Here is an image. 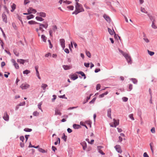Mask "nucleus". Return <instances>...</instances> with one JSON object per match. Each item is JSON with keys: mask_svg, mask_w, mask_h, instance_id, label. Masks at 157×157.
<instances>
[{"mask_svg": "<svg viewBox=\"0 0 157 157\" xmlns=\"http://www.w3.org/2000/svg\"><path fill=\"white\" fill-rule=\"evenodd\" d=\"M38 24H39V29L36 28V29L35 30L38 34V36H40V31H41V33H43L44 31V30L41 27H43L45 29H46L48 27V24L47 22L45 23V24H42L41 23H38Z\"/></svg>", "mask_w": 157, "mask_h": 157, "instance_id": "nucleus-1", "label": "nucleus"}, {"mask_svg": "<svg viewBox=\"0 0 157 157\" xmlns=\"http://www.w3.org/2000/svg\"><path fill=\"white\" fill-rule=\"evenodd\" d=\"M75 8V10L73 13V14H75L76 15L78 13H79L81 12H83L84 11V10L82 7V5L78 2H76V3Z\"/></svg>", "mask_w": 157, "mask_h": 157, "instance_id": "nucleus-2", "label": "nucleus"}, {"mask_svg": "<svg viewBox=\"0 0 157 157\" xmlns=\"http://www.w3.org/2000/svg\"><path fill=\"white\" fill-rule=\"evenodd\" d=\"M123 56L126 59L128 63L130 64H131L132 61L131 56L128 54H124Z\"/></svg>", "mask_w": 157, "mask_h": 157, "instance_id": "nucleus-3", "label": "nucleus"}, {"mask_svg": "<svg viewBox=\"0 0 157 157\" xmlns=\"http://www.w3.org/2000/svg\"><path fill=\"white\" fill-rule=\"evenodd\" d=\"M30 86V85L26 83H23L20 86V87L22 90L27 89L29 88Z\"/></svg>", "mask_w": 157, "mask_h": 157, "instance_id": "nucleus-4", "label": "nucleus"}, {"mask_svg": "<svg viewBox=\"0 0 157 157\" xmlns=\"http://www.w3.org/2000/svg\"><path fill=\"white\" fill-rule=\"evenodd\" d=\"M27 11L29 14L31 13H35L36 12V11L35 9H34L32 7L29 8L27 10Z\"/></svg>", "mask_w": 157, "mask_h": 157, "instance_id": "nucleus-5", "label": "nucleus"}, {"mask_svg": "<svg viewBox=\"0 0 157 157\" xmlns=\"http://www.w3.org/2000/svg\"><path fill=\"white\" fill-rule=\"evenodd\" d=\"M117 151L119 153H121L122 152V150L121 149V147L119 145H116L114 147Z\"/></svg>", "mask_w": 157, "mask_h": 157, "instance_id": "nucleus-6", "label": "nucleus"}, {"mask_svg": "<svg viewBox=\"0 0 157 157\" xmlns=\"http://www.w3.org/2000/svg\"><path fill=\"white\" fill-rule=\"evenodd\" d=\"M3 119L6 121H8L9 119V116L7 112L4 113L3 117Z\"/></svg>", "mask_w": 157, "mask_h": 157, "instance_id": "nucleus-7", "label": "nucleus"}, {"mask_svg": "<svg viewBox=\"0 0 157 157\" xmlns=\"http://www.w3.org/2000/svg\"><path fill=\"white\" fill-rule=\"evenodd\" d=\"M2 17L3 21L5 22V23H7V17L5 13H3L2 15Z\"/></svg>", "mask_w": 157, "mask_h": 157, "instance_id": "nucleus-8", "label": "nucleus"}, {"mask_svg": "<svg viewBox=\"0 0 157 157\" xmlns=\"http://www.w3.org/2000/svg\"><path fill=\"white\" fill-rule=\"evenodd\" d=\"M60 42L62 48L64 49L65 47V40L64 39H60L59 40Z\"/></svg>", "mask_w": 157, "mask_h": 157, "instance_id": "nucleus-9", "label": "nucleus"}, {"mask_svg": "<svg viewBox=\"0 0 157 157\" xmlns=\"http://www.w3.org/2000/svg\"><path fill=\"white\" fill-rule=\"evenodd\" d=\"M11 61L13 63V65L17 69H18L19 68V65L18 64L16 63L15 60L13 59H11Z\"/></svg>", "mask_w": 157, "mask_h": 157, "instance_id": "nucleus-10", "label": "nucleus"}, {"mask_svg": "<svg viewBox=\"0 0 157 157\" xmlns=\"http://www.w3.org/2000/svg\"><path fill=\"white\" fill-rule=\"evenodd\" d=\"M71 78L73 80H75L78 78V76L76 74H71L70 75Z\"/></svg>", "mask_w": 157, "mask_h": 157, "instance_id": "nucleus-11", "label": "nucleus"}, {"mask_svg": "<svg viewBox=\"0 0 157 157\" xmlns=\"http://www.w3.org/2000/svg\"><path fill=\"white\" fill-rule=\"evenodd\" d=\"M37 15L43 17H45L46 16V13H45L43 12H41L40 13H37Z\"/></svg>", "mask_w": 157, "mask_h": 157, "instance_id": "nucleus-12", "label": "nucleus"}, {"mask_svg": "<svg viewBox=\"0 0 157 157\" xmlns=\"http://www.w3.org/2000/svg\"><path fill=\"white\" fill-rule=\"evenodd\" d=\"M103 147L101 146H98L97 147L98 149V151L102 155H104L105 153L102 151L101 150Z\"/></svg>", "mask_w": 157, "mask_h": 157, "instance_id": "nucleus-13", "label": "nucleus"}, {"mask_svg": "<svg viewBox=\"0 0 157 157\" xmlns=\"http://www.w3.org/2000/svg\"><path fill=\"white\" fill-rule=\"evenodd\" d=\"M113 121H114V125H110V126L111 127H116V126L118 125L119 124V122L117 121L116 120L114 119H113Z\"/></svg>", "mask_w": 157, "mask_h": 157, "instance_id": "nucleus-14", "label": "nucleus"}, {"mask_svg": "<svg viewBox=\"0 0 157 157\" xmlns=\"http://www.w3.org/2000/svg\"><path fill=\"white\" fill-rule=\"evenodd\" d=\"M35 68L36 70V75L37 76L39 79H40V76L39 73L38 71V67L37 66H36L35 67Z\"/></svg>", "mask_w": 157, "mask_h": 157, "instance_id": "nucleus-15", "label": "nucleus"}, {"mask_svg": "<svg viewBox=\"0 0 157 157\" xmlns=\"http://www.w3.org/2000/svg\"><path fill=\"white\" fill-rule=\"evenodd\" d=\"M81 144L82 146L83 150H85L86 148V142L85 141H83L81 143Z\"/></svg>", "mask_w": 157, "mask_h": 157, "instance_id": "nucleus-16", "label": "nucleus"}, {"mask_svg": "<svg viewBox=\"0 0 157 157\" xmlns=\"http://www.w3.org/2000/svg\"><path fill=\"white\" fill-rule=\"evenodd\" d=\"M103 17L107 22H110L111 20L110 17L108 16L105 15L103 16Z\"/></svg>", "mask_w": 157, "mask_h": 157, "instance_id": "nucleus-17", "label": "nucleus"}, {"mask_svg": "<svg viewBox=\"0 0 157 157\" xmlns=\"http://www.w3.org/2000/svg\"><path fill=\"white\" fill-rule=\"evenodd\" d=\"M26 61V60H24L23 59H17V62L20 64H23Z\"/></svg>", "mask_w": 157, "mask_h": 157, "instance_id": "nucleus-18", "label": "nucleus"}, {"mask_svg": "<svg viewBox=\"0 0 157 157\" xmlns=\"http://www.w3.org/2000/svg\"><path fill=\"white\" fill-rule=\"evenodd\" d=\"M111 110L110 109H109L107 110V116L110 119H112L111 117Z\"/></svg>", "mask_w": 157, "mask_h": 157, "instance_id": "nucleus-19", "label": "nucleus"}, {"mask_svg": "<svg viewBox=\"0 0 157 157\" xmlns=\"http://www.w3.org/2000/svg\"><path fill=\"white\" fill-rule=\"evenodd\" d=\"M63 67L65 70H69L71 68V66H70L64 65H63Z\"/></svg>", "mask_w": 157, "mask_h": 157, "instance_id": "nucleus-20", "label": "nucleus"}, {"mask_svg": "<svg viewBox=\"0 0 157 157\" xmlns=\"http://www.w3.org/2000/svg\"><path fill=\"white\" fill-rule=\"evenodd\" d=\"M148 16L150 20L152 21V22H155V18L154 16L151 15H149Z\"/></svg>", "mask_w": 157, "mask_h": 157, "instance_id": "nucleus-21", "label": "nucleus"}, {"mask_svg": "<svg viewBox=\"0 0 157 157\" xmlns=\"http://www.w3.org/2000/svg\"><path fill=\"white\" fill-rule=\"evenodd\" d=\"M150 146L151 148V150L152 153L153 154L154 153V150H153V143L152 142H151L150 144Z\"/></svg>", "mask_w": 157, "mask_h": 157, "instance_id": "nucleus-22", "label": "nucleus"}, {"mask_svg": "<svg viewBox=\"0 0 157 157\" xmlns=\"http://www.w3.org/2000/svg\"><path fill=\"white\" fill-rule=\"evenodd\" d=\"M11 7L12 9L11 10V11L12 12H13L16 9V5L15 4L13 3L11 5Z\"/></svg>", "mask_w": 157, "mask_h": 157, "instance_id": "nucleus-23", "label": "nucleus"}, {"mask_svg": "<svg viewBox=\"0 0 157 157\" xmlns=\"http://www.w3.org/2000/svg\"><path fill=\"white\" fill-rule=\"evenodd\" d=\"M73 127L75 129H78L80 128L81 126L79 125L74 124L73 125Z\"/></svg>", "mask_w": 157, "mask_h": 157, "instance_id": "nucleus-24", "label": "nucleus"}, {"mask_svg": "<svg viewBox=\"0 0 157 157\" xmlns=\"http://www.w3.org/2000/svg\"><path fill=\"white\" fill-rule=\"evenodd\" d=\"M41 38L44 42H46L47 38L44 35H42L41 36Z\"/></svg>", "mask_w": 157, "mask_h": 157, "instance_id": "nucleus-25", "label": "nucleus"}, {"mask_svg": "<svg viewBox=\"0 0 157 157\" xmlns=\"http://www.w3.org/2000/svg\"><path fill=\"white\" fill-rule=\"evenodd\" d=\"M108 31L111 35H113L114 33H115V32L113 29V30H112L109 28H108Z\"/></svg>", "mask_w": 157, "mask_h": 157, "instance_id": "nucleus-26", "label": "nucleus"}, {"mask_svg": "<svg viewBox=\"0 0 157 157\" xmlns=\"http://www.w3.org/2000/svg\"><path fill=\"white\" fill-rule=\"evenodd\" d=\"M55 115H61V113L59 110L56 109L55 111Z\"/></svg>", "mask_w": 157, "mask_h": 157, "instance_id": "nucleus-27", "label": "nucleus"}, {"mask_svg": "<svg viewBox=\"0 0 157 157\" xmlns=\"http://www.w3.org/2000/svg\"><path fill=\"white\" fill-rule=\"evenodd\" d=\"M41 87L45 90L46 88L48 86V85L46 84L43 83L41 85Z\"/></svg>", "mask_w": 157, "mask_h": 157, "instance_id": "nucleus-28", "label": "nucleus"}, {"mask_svg": "<svg viewBox=\"0 0 157 157\" xmlns=\"http://www.w3.org/2000/svg\"><path fill=\"white\" fill-rule=\"evenodd\" d=\"M36 19L37 21H42L44 20V19H43L42 17H39V16L36 17Z\"/></svg>", "mask_w": 157, "mask_h": 157, "instance_id": "nucleus-29", "label": "nucleus"}, {"mask_svg": "<svg viewBox=\"0 0 157 157\" xmlns=\"http://www.w3.org/2000/svg\"><path fill=\"white\" fill-rule=\"evenodd\" d=\"M77 73L80 74L82 76L84 77V78H86V76L84 73L82 71H79L77 72Z\"/></svg>", "mask_w": 157, "mask_h": 157, "instance_id": "nucleus-30", "label": "nucleus"}, {"mask_svg": "<svg viewBox=\"0 0 157 157\" xmlns=\"http://www.w3.org/2000/svg\"><path fill=\"white\" fill-rule=\"evenodd\" d=\"M140 10L141 11L142 13H147V12L146 10L144 8H143L142 7H141Z\"/></svg>", "mask_w": 157, "mask_h": 157, "instance_id": "nucleus-31", "label": "nucleus"}, {"mask_svg": "<svg viewBox=\"0 0 157 157\" xmlns=\"http://www.w3.org/2000/svg\"><path fill=\"white\" fill-rule=\"evenodd\" d=\"M28 23L30 25L36 24H38V23H37V22H36L35 21H29L28 22Z\"/></svg>", "mask_w": 157, "mask_h": 157, "instance_id": "nucleus-32", "label": "nucleus"}, {"mask_svg": "<svg viewBox=\"0 0 157 157\" xmlns=\"http://www.w3.org/2000/svg\"><path fill=\"white\" fill-rule=\"evenodd\" d=\"M151 27L154 29H157V26L156 25L155 23V22H152L151 25Z\"/></svg>", "mask_w": 157, "mask_h": 157, "instance_id": "nucleus-33", "label": "nucleus"}, {"mask_svg": "<svg viewBox=\"0 0 157 157\" xmlns=\"http://www.w3.org/2000/svg\"><path fill=\"white\" fill-rule=\"evenodd\" d=\"M34 16L32 14H30L28 16H27L26 18L28 19H30L33 18L34 17Z\"/></svg>", "mask_w": 157, "mask_h": 157, "instance_id": "nucleus-34", "label": "nucleus"}, {"mask_svg": "<svg viewBox=\"0 0 157 157\" xmlns=\"http://www.w3.org/2000/svg\"><path fill=\"white\" fill-rule=\"evenodd\" d=\"M30 73V71L29 70H26L23 72V73L24 74L28 75V74Z\"/></svg>", "mask_w": 157, "mask_h": 157, "instance_id": "nucleus-35", "label": "nucleus"}, {"mask_svg": "<svg viewBox=\"0 0 157 157\" xmlns=\"http://www.w3.org/2000/svg\"><path fill=\"white\" fill-rule=\"evenodd\" d=\"M108 92L107 91L104 93L102 94H100L99 95V97L100 98H102L104 97V96L105 95H107L108 94Z\"/></svg>", "mask_w": 157, "mask_h": 157, "instance_id": "nucleus-36", "label": "nucleus"}, {"mask_svg": "<svg viewBox=\"0 0 157 157\" xmlns=\"http://www.w3.org/2000/svg\"><path fill=\"white\" fill-rule=\"evenodd\" d=\"M138 115H139V117H140V118L141 119V121H142V118L141 117V115H142L141 111V110H139L138 111Z\"/></svg>", "mask_w": 157, "mask_h": 157, "instance_id": "nucleus-37", "label": "nucleus"}, {"mask_svg": "<svg viewBox=\"0 0 157 157\" xmlns=\"http://www.w3.org/2000/svg\"><path fill=\"white\" fill-rule=\"evenodd\" d=\"M147 52L148 54L151 56H152L154 54V52L148 50H147Z\"/></svg>", "mask_w": 157, "mask_h": 157, "instance_id": "nucleus-38", "label": "nucleus"}, {"mask_svg": "<svg viewBox=\"0 0 157 157\" xmlns=\"http://www.w3.org/2000/svg\"><path fill=\"white\" fill-rule=\"evenodd\" d=\"M86 53L87 56L89 57L90 58L91 57V54L90 52L88 51H86Z\"/></svg>", "mask_w": 157, "mask_h": 157, "instance_id": "nucleus-39", "label": "nucleus"}, {"mask_svg": "<svg viewBox=\"0 0 157 157\" xmlns=\"http://www.w3.org/2000/svg\"><path fill=\"white\" fill-rule=\"evenodd\" d=\"M29 147H34V148H38L39 147V146H35L34 145L33 146L31 145V143L30 142L29 143Z\"/></svg>", "mask_w": 157, "mask_h": 157, "instance_id": "nucleus-40", "label": "nucleus"}, {"mask_svg": "<svg viewBox=\"0 0 157 157\" xmlns=\"http://www.w3.org/2000/svg\"><path fill=\"white\" fill-rule=\"evenodd\" d=\"M33 115L34 116H37L39 115V113L38 112H37V111H36L34 112L33 113Z\"/></svg>", "mask_w": 157, "mask_h": 157, "instance_id": "nucleus-41", "label": "nucleus"}, {"mask_svg": "<svg viewBox=\"0 0 157 157\" xmlns=\"http://www.w3.org/2000/svg\"><path fill=\"white\" fill-rule=\"evenodd\" d=\"M12 26L13 27V28L15 29H17V26L14 23H12Z\"/></svg>", "mask_w": 157, "mask_h": 157, "instance_id": "nucleus-42", "label": "nucleus"}, {"mask_svg": "<svg viewBox=\"0 0 157 157\" xmlns=\"http://www.w3.org/2000/svg\"><path fill=\"white\" fill-rule=\"evenodd\" d=\"M38 150L39 151L41 152L42 153H45L46 152L42 148H39L38 149Z\"/></svg>", "mask_w": 157, "mask_h": 157, "instance_id": "nucleus-43", "label": "nucleus"}, {"mask_svg": "<svg viewBox=\"0 0 157 157\" xmlns=\"http://www.w3.org/2000/svg\"><path fill=\"white\" fill-rule=\"evenodd\" d=\"M67 8L71 10H73L74 7L72 6H69L67 7Z\"/></svg>", "mask_w": 157, "mask_h": 157, "instance_id": "nucleus-44", "label": "nucleus"}, {"mask_svg": "<svg viewBox=\"0 0 157 157\" xmlns=\"http://www.w3.org/2000/svg\"><path fill=\"white\" fill-rule=\"evenodd\" d=\"M131 80H132L134 84H136L137 83V80L135 78H132Z\"/></svg>", "mask_w": 157, "mask_h": 157, "instance_id": "nucleus-45", "label": "nucleus"}, {"mask_svg": "<svg viewBox=\"0 0 157 157\" xmlns=\"http://www.w3.org/2000/svg\"><path fill=\"white\" fill-rule=\"evenodd\" d=\"M32 130V129L28 128H25L24 129V131L26 132H30Z\"/></svg>", "mask_w": 157, "mask_h": 157, "instance_id": "nucleus-46", "label": "nucleus"}, {"mask_svg": "<svg viewBox=\"0 0 157 157\" xmlns=\"http://www.w3.org/2000/svg\"><path fill=\"white\" fill-rule=\"evenodd\" d=\"M52 29L53 30L55 31L57 29V28L56 25H54L52 26Z\"/></svg>", "mask_w": 157, "mask_h": 157, "instance_id": "nucleus-47", "label": "nucleus"}, {"mask_svg": "<svg viewBox=\"0 0 157 157\" xmlns=\"http://www.w3.org/2000/svg\"><path fill=\"white\" fill-rule=\"evenodd\" d=\"M42 105V103H39V104L38 105V108L40 109L42 111V109L41 108V105Z\"/></svg>", "mask_w": 157, "mask_h": 157, "instance_id": "nucleus-48", "label": "nucleus"}, {"mask_svg": "<svg viewBox=\"0 0 157 157\" xmlns=\"http://www.w3.org/2000/svg\"><path fill=\"white\" fill-rule=\"evenodd\" d=\"M86 140L88 141V143H90V144H93V143L94 142V140H91L90 142L89 141V139H87Z\"/></svg>", "mask_w": 157, "mask_h": 157, "instance_id": "nucleus-49", "label": "nucleus"}, {"mask_svg": "<svg viewBox=\"0 0 157 157\" xmlns=\"http://www.w3.org/2000/svg\"><path fill=\"white\" fill-rule=\"evenodd\" d=\"M129 118L131 119L132 120H134V119L133 117V114H130L129 115Z\"/></svg>", "mask_w": 157, "mask_h": 157, "instance_id": "nucleus-50", "label": "nucleus"}, {"mask_svg": "<svg viewBox=\"0 0 157 157\" xmlns=\"http://www.w3.org/2000/svg\"><path fill=\"white\" fill-rule=\"evenodd\" d=\"M100 88H101L100 84H98L96 86V90H98L100 89Z\"/></svg>", "mask_w": 157, "mask_h": 157, "instance_id": "nucleus-51", "label": "nucleus"}, {"mask_svg": "<svg viewBox=\"0 0 157 157\" xmlns=\"http://www.w3.org/2000/svg\"><path fill=\"white\" fill-rule=\"evenodd\" d=\"M62 138L66 141L67 139V136L65 135L64 134H63V136L62 137Z\"/></svg>", "mask_w": 157, "mask_h": 157, "instance_id": "nucleus-52", "label": "nucleus"}, {"mask_svg": "<svg viewBox=\"0 0 157 157\" xmlns=\"http://www.w3.org/2000/svg\"><path fill=\"white\" fill-rule=\"evenodd\" d=\"M143 40L145 41V42L146 43H148L149 42V40L146 37H144L143 38Z\"/></svg>", "mask_w": 157, "mask_h": 157, "instance_id": "nucleus-53", "label": "nucleus"}, {"mask_svg": "<svg viewBox=\"0 0 157 157\" xmlns=\"http://www.w3.org/2000/svg\"><path fill=\"white\" fill-rule=\"evenodd\" d=\"M14 54L15 55L17 56H19V54L18 52H17L15 50H14L13 51Z\"/></svg>", "mask_w": 157, "mask_h": 157, "instance_id": "nucleus-54", "label": "nucleus"}, {"mask_svg": "<svg viewBox=\"0 0 157 157\" xmlns=\"http://www.w3.org/2000/svg\"><path fill=\"white\" fill-rule=\"evenodd\" d=\"M25 101H24L22 102H21V103H20L19 105V106H23V105H25Z\"/></svg>", "mask_w": 157, "mask_h": 157, "instance_id": "nucleus-55", "label": "nucleus"}, {"mask_svg": "<svg viewBox=\"0 0 157 157\" xmlns=\"http://www.w3.org/2000/svg\"><path fill=\"white\" fill-rule=\"evenodd\" d=\"M122 100L124 101H128V98L126 97H124L122 98Z\"/></svg>", "mask_w": 157, "mask_h": 157, "instance_id": "nucleus-56", "label": "nucleus"}, {"mask_svg": "<svg viewBox=\"0 0 157 157\" xmlns=\"http://www.w3.org/2000/svg\"><path fill=\"white\" fill-rule=\"evenodd\" d=\"M151 132L153 133H154L155 132V128H152L151 129Z\"/></svg>", "mask_w": 157, "mask_h": 157, "instance_id": "nucleus-57", "label": "nucleus"}, {"mask_svg": "<svg viewBox=\"0 0 157 157\" xmlns=\"http://www.w3.org/2000/svg\"><path fill=\"white\" fill-rule=\"evenodd\" d=\"M20 140H21L22 142H23L24 140V137L23 136H21L20 137Z\"/></svg>", "mask_w": 157, "mask_h": 157, "instance_id": "nucleus-58", "label": "nucleus"}, {"mask_svg": "<svg viewBox=\"0 0 157 157\" xmlns=\"http://www.w3.org/2000/svg\"><path fill=\"white\" fill-rule=\"evenodd\" d=\"M144 157H149L146 152H144L143 155Z\"/></svg>", "mask_w": 157, "mask_h": 157, "instance_id": "nucleus-59", "label": "nucleus"}, {"mask_svg": "<svg viewBox=\"0 0 157 157\" xmlns=\"http://www.w3.org/2000/svg\"><path fill=\"white\" fill-rule=\"evenodd\" d=\"M48 42H49V44L50 45V46H49V47L50 48H51L52 47V46L51 44V42L50 41V40H48Z\"/></svg>", "mask_w": 157, "mask_h": 157, "instance_id": "nucleus-60", "label": "nucleus"}, {"mask_svg": "<svg viewBox=\"0 0 157 157\" xmlns=\"http://www.w3.org/2000/svg\"><path fill=\"white\" fill-rule=\"evenodd\" d=\"M84 66L87 67H89V65H90L89 63H84Z\"/></svg>", "mask_w": 157, "mask_h": 157, "instance_id": "nucleus-61", "label": "nucleus"}, {"mask_svg": "<svg viewBox=\"0 0 157 157\" xmlns=\"http://www.w3.org/2000/svg\"><path fill=\"white\" fill-rule=\"evenodd\" d=\"M132 84H130L129 86V89L130 90H132Z\"/></svg>", "mask_w": 157, "mask_h": 157, "instance_id": "nucleus-62", "label": "nucleus"}, {"mask_svg": "<svg viewBox=\"0 0 157 157\" xmlns=\"http://www.w3.org/2000/svg\"><path fill=\"white\" fill-rule=\"evenodd\" d=\"M20 146L21 147H24V144L23 143H20Z\"/></svg>", "mask_w": 157, "mask_h": 157, "instance_id": "nucleus-63", "label": "nucleus"}, {"mask_svg": "<svg viewBox=\"0 0 157 157\" xmlns=\"http://www.w3.org/2000/svg\"><path fill=\"white\" fill-rule=\"evenodd\" d=\"M52 149L53 151H55L57 149L56 147L54 146H52Z\"/></svg>", "mask_w": 157, "mask_h": 157, "instance_id": "nucleus-64", "label": "nucleus"}]
</instances>
